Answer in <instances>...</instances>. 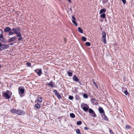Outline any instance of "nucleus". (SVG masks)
Returning a JSON list of instances; mask_svg holds the SVG:
<instances>
[{
    "instance_id": "nucleus-1",
    "label": "nucleus",
    "mask_w": 134,
    "mask_h": 134,
    "mask_svg": "<svg viewBox=\"0 0 134 134\" xmlns=\"http://www.w3.org/2000/svg\"><path fill=\"white\" fill-rule=\"evenodd\" d=\"M98 110L99 113L101 114V115L102 118L105 121H109V120L107 116L105 115V112L103 108L100 107L99 108Z\"/></svg>"
},
{
    "instance_id": "nucleus-2",
    "label": "nucleus",
    "mask_w": 134,
    "mask_h": 134,
    "mask_svg": "<svg viewBox=\"0 0 134 134\" xmlns=\"http://www.w3.org/2000/svg\"><path fill=\"white\" fill-rule=\"evenodd\" d=\"M12 94V93L11 91L9 90H7L6 91L3 93V96L6 98L9 99Z\"/></svg>"
},
{
    "instance_id": "nucleus-3",
    "label": "nucleus",
    "mask_w": 134,
    "mask_h": 134,
    "mask_svg": "<svg viewBox=\"0 0 134 134\" xmlns=\"http://www.w3.org/2000/svg\"><path fill=\"white\" fill-rule=\"evenodd\" d=\"M72 79L74 81L76 82H78L80 85H82V83L80 81V80L75 75H74L72 77Z\"/></svg>"
},
{
    "instance_id": "nucleus-4",
    "label": "nucleus",
    "mask_w": 134,
    "mask_h": 134,
    "mask_svg": "<svg viewBox=\"0 0 134 134\" xmlns=\"http://www.w3.org/2000/svg\"><path fill=\"white\" fill-rule=\"evenodd\" d=\"M18 32L16 28H13L11 29V32H10V33H8V35L9 36L14 35V34H16Z\"/></svg>"
},
{
    "instance_id": "nucleus-5",
    "label": "nucleus",
    "mask_w": 134,
    "mask_h": 134,
    "mask_svg": "<svg viewBox=\"0 0 134 134\" xmlns=\"http://www.w3.org/2000/svg\"><path fill=\"white\" fill-rule=\"evenodd\" d=\"M102 41L105 43H106V42L105 41L106 34L104 31H103L102 32Z\"/></svg>"
},
{
    "instance_id": "nucleus-6",
    "label": "nucleus",
    "mask_w": 134,
    "mask_h": 134,
    "mask_svg": "<svg viewBox=\"0 0 134 134\" xmlns=\"http://www.w3.org/2000/svg\"><path fill=\"white\" fill-rule=\"evenodd\" d=\"M34 71L37 73L39 76H40L42 73V71L41 69H36L34 70Z\"/></svg>"
},
{
    "instance_id": "nucleus-7",
    "label": "nucleus",
    "mask_w": 134,
    "mask_h": 134,
    "mask_svg": "<svg viewBox=\"0 0 134 134\" xmlns=\"http://www.w3.org/2000/svg\"><path fill=\"white\" fill-rule=\"evenodd\" d=\"M83 109L85 111H87L89 108V106L86 104H84L83 105Z\"/></svg>"
},
{
    "instance_id": "nucleus-8",
    "label": "nucleus",
    "mask_w": 134,
    "mask_h": 134,
    "mask_svg": "<svg viewBox=\"0 0 134 134\" xmlns=\"http://www.w3.org/2000/svg\"><path fill=\"white\" fill-rule=\"evenodd\" d=\"M53 92L55 93V95L57 96V97L59 99L61 98L62 96L61 95L58 93L57 92V91L56 90H54L53 91Z\"/></svg>"
},
{
    "instance_id": "nucleus-9",
    "label": "nucleus",
    "mask_w": 134,
    "mask_h": 134,
    "mask_svg": "<svg viewBox=\"0 0 134 134\" xmlns=\"http://www.w3.org/2000/svg\"><path fill=\"white\" fill-rule=\"evenodd\" d=\"M19 93L20 94V93L23 94L24 92V88L22 87H19L18 88Z\"/></svg>"
},
{
    "instance_id": "nucleus-10",
    "label": "nucleus",
    "mask_w": 134,
    "mask_h": 134,
    "mask_svg": "<svg viewBox=\"0 0 134 134\" xmlns=\"http://www.w3.org/2000/svg\"><path fill=\"white\" fill-rule=\"evenodd\" d=\"M41 107V104H39L38 102L34 106V109L35 110H37Z\"/></svg>"
},
{
    "instance_id": "nucleus-11",
    "label": "nucleus",
    "mask_w": 134,
    "mask_h": 134,
    "mask_svg": "<svg viewBox=\"0 0 134 134\" xmlns=\"http://www.w3.org/2000/svg\"><path fill=\"white\" fill-rule=\"evenodd\" d=\"M17 114L22 115H24L25 113L24 111L20 109L17 110Z\"/></svg>"
},
{
    "instance_id": "nucleus-12",
    "label": "nucleus",
    "mask_w": 134,
    "mask_h": 134,
    "mask_svg": "<svg viewBox=\"0 0 134 134\" xmlns=\"http://www.w3.org/2000/svg\"><path fill=\"white\" fill-rule=\"evenodd\" d=\"M4 31L6 33L8 32L9 33H10V32H11V29L9 27H7L4 29Z\"/></svg>"
},
{
    "instance_id": "nucleus-13",
    "label": "nucleus",
    "mask_w": 134,
    "mask_h": 134,
    "mask_svg": "<svg viewBox=\"0 0 134 134\" xmlns=\"http://www.w3.org/2000/svg\"><path fill=\"white\" fill-rule=\"evenodd\" d=\"M17 37L16 36L14 37L9 39L8 41V42L14 41L17 39Z\"/></svg>"
},
{
    "instance_id": "nucleus-14",
    "label": "nucleus",
    "mask_w": 134,
    "mask_h": 134,
    "mask_svg": "<svg viewBox=\"0 0 134 134\" xmlns=\"http://www.w3.org/2000/svg\"><path fill=\"white\" fill-rule=\"evenodd\" d=\"M8 47L9 46L8 45H5L4 44H2V45L1 49L2 50L4 49L8 48Z\"/></svg>"
},
{
    "instance_id": "nucleus-15",
    "label": "nucleus",
    "mask_w": 134,
    "mask_h": 134,
    "mask_svg": "<svg viewBox=\"0 0 134 134\" xmlns=\"http://www.w3.org/2000/svg\"><path fill=\"white\" fill-rule=\"evenodd\" d=\"M47 85L48 86H51L52 88L54 87V86H53L52 80L50 82V83H47Z\"/></svg>"
},
{
    "instance_id": "nucleus-16",
    "label": "nucleus",
    "mask_w": 134,
    "mask_h": 134,
    "mask_svg": "<svg viewBox=\"0 0 134 134\" xmlns=\"http://www.w3.org/2000/svg\"><path fill=\"white\" fill-rule=\"evenodd\" d=\"M17 109H12L10 110V112L13 113H15L17 114Z\"/></svg>"
},
{
    "instance_id": "nucleus-17",
    "label": "nucleus",
    "mask_w": 134,
    "mask_h": 134,
    "mask_svg": "<svg viewBox=\"0 0 134 134\" xmlns=\"http://www.w3.org/2000/svg\"><path fill=\"white\" fill-rule=\"evenodd\" d=\"M106 12V9H105L104 8L103 9H101L100 10L99 14H102V13H104Z\"/></svg>"
},
{
    "instance_id": "nucleus-18",
    "label": "nucleus",
    "mask_w": 134,
    "mask_h": 134,
    "mask_svg": "<svg viewBox=\"0 0 134 134\" xmlns=\"http://www.w3.org/2000/svg\"><path fill=\"white\" fill-rule=\"evenodd\" d=\"M67 74L68 75V76L69 77H71L72 76V72L71 71H68L67 72Z\"/></svg>"
},
{
    "instance_id": "nucleus-19",
    "label": "nucleus",
    "mask_w": 134,
    "mask_h": 134,
    "mask_svg": "<svg viewBox=\"0 0 134 134\" xmlns=\"http://www.w3.org/2000/svg\"><path fill=\"white\" fill-rule=\"evenodd\" d=\"M0 41L3 43H5L7 42V41L4 37L0 39Z\"/></svg>"
},
{
    "instance_id": "nucleus-20",
    "label": "nucleus",
    "mask_w": 134,
    "mask_h": 134,
    "mask_svg": "<svg viewBox=\"0 0 134 134\" xmlns=\"http://www.w3.org/2000/svg\"><path fill=\"white\" fill-rule=\"evenodd\" d=\"M100 15V17L104 19L105 18L106 15L105 13H102Z\"/></svg>"
},
{
    "instance_id": "nucleus-21",
    "label": "nucleus",
    "mask_w": 134,
    "mask_h": 134,
    "mask_svg": "<svg viewBox=\"0 0 134 134\" xmlns=\"http://www.w3.org/2000/svg\"><path fill=\"white\" fill-rule=\"evenodd\" d=\"M38 102L40 103H41L42 101V98L41 97H39L37 99Z\"/></svg>"
},
{
    "instance_id": "nucleus-22",
    "label": "nucleus",
    "mask_w": 134,
    "mask_h": 134,
    "mask_svg": "<svg viewBox=\"0 0 134 134\" xmlns=\"http://www.w3.org/2000/svg\"><path fill=\"white\" fill-rule=\"evenodd\" d=\"M70 117L72 118H74L75 117V115L73 113H70Z\"/></svg>"
},
{
    "instance_id": "nucleus-23",
    "label": "nucleus",
    "mask_w": 134,
    "mask_h": 134,
    "mask_svg": "<svg viewBox=\"0 0 134 134\" xmlns=\"http://www.w3.org/2000/svg\"><path fill=\"white\" fill-rule=\"evenodd\" d=\"M79 31L81 33H83V32L82 29L80 27H78V28Z\"/></svg>"
},
{
    "instance_id": "nucleus-24",
    "label": "nucleus",
    "mask_w": 134,
    "mask_h": 134,
    "mask_svg": "<svg viewBox=\"0 0 134 134\" xmlns=\"http://www.w3.org/2000/svg\"><path fill=\"white\" fill-rule=\"evenodd\" d=\"M17 37H22L21 35L20 32H18L16 34Z\"/></svg>"
},
{
    "instance_id": "nucleus-25",
    "label": "nucleus",
    "mask_w": 134,
    "mask_h": 134,
    "mask_svg": "<svg viewBox=\"0 0 134 134\" xmlns=\"http://www.w3.org/2000/svg\"><path fill=\"white\" fill-rule=\"evenodd\" d=\"M91 115L93 117H96L97 116V115L94 111L93 113H91Z\"/></svg>"
},
{
    "instance_id": "nucleus-26",
    "label": "nucleus",
    "mask_w": 134,
    "mask_h": 134,
    "mask_svg": "<svg viewBox=\"0 0 134 134\" xmlns=\"http://www.w3.org/2000/svg\"><path fill=\"white\" fill-rule=\"evenodd\" d=\"M91 101L92 103L94 104V103H96V100L95 99L92 98L91 100Z\"/></svg>"
},
{
    "instance_id": "nucleus-27",
    "label": "nucleus",
    "mask_w": 134,
    "mask_h": 134,
    "mask_svg": "<svg viewBox=\"0 0 134 134\" xmlns=\"http://www.w3.org/2000/svg\"><path fill=\"white\" fill-rule=\"evenodd\" d=\"M82 124V122L81 121H78L76 123L77 125H81Z\"/></svg>"
},
{
    "instance_id": "nucleus-28",
    "label": "nucleus",
    "mask_w": 134,
    "mask_h": 134,
    "mask_svg": "<svg viewBox=\"0 0 134 134\" xmlns=\"http://www.w3.org/2000/svg\"><path fill=\"white\" fill-rule=\"evenodd\" d=\"M76 131L77 133L79 134L80 133V130L79 129H77L76 130Z\"/></svg>"
},
{
    "instance_id": "nucleus-29",
    "label": "nucleus",
    "mask_w": 134,
    "mask_h": 134,
    "mask_svg": "<svg viewBox=\"0 0 134 134\" xmlns=\"http://www.w3.org/2000/svg\"><path fill=\"white\" fill-rule=\"evenodd\" d=\"M81 39L82 41H86V38L84 36H83Z\"/></svg>"
},
{
    "instance_id": "nucleus-30",
    "label": "nucleus",
    "mask_w": 134,
    "mask_h": 134,
    "mask_svg": "<svg viewBox=\"0 0 134 134\" xmlns=\"http://www.w3.org/2000/svg\"><path fill=\"white\" fill-rule=\"evenodd\" d=\"M93 83L94 85H95V87L97 88H98V86L97 84H96V82L94 81V80H93Z\"/></svg>"
},
{
    "instance_id": "nucleus-31",
    "label": "nucleus",
    "mask_w": 134,
    "mask_h": 134,
    "mask_svg": "<svg viewBox=\"0 0 134 134\" xmlns=\"http://www.w3.org/2000/svg\"><path fill=\"white\" fill-rule=\"evenodd\" d=\"M89 112L91 114V113H92L94 111L91 108H90L88 110Z\"/></svg>"
},
{
    "instance_id": "nucleus-32",
    "label": "nucleus",
    "mask_w": 134,
    "mask_h": 134,
    "mask_svg": "<svg viewBox=\"0 0 134 134\" xmlns=\"http://www.w3.org/2000/svg\"><path fill=\"white\" fill-rule=\"evenodd\" d=\"M86 45L88 46H91V44L89 42H87L85 43Z\"/></svg>"
},
{
    "instance_id": "nucleus-33",
    "label": "nucleus",
    "mask_w": 134,
    "mask_h": 134,
    "mask_svg": "<svg viewBox=\"0 0 134 134\" xmlns=\"http://www.w3.org/2000/svg\"><path fill=\"white\" fill-rule=\"evenodd\" d=\"M76 20H72V23L75 25L76 26H77V24L76 21Z\"/></svg>"
},
{
    "instance_id": "nucleus-34",
    "label": "nucleus",
    "mask_w": 134,
    "mask_h": 134,
    "mask_svg": "<svg viewBox=\"0 0 134 134\" xmlns=\"http://www.w3.org/2000/svg\"><path fill=\"white\" fill-rule=\"evenodd\" d=\"M83 96L85 98H88V96L86 94H84L83 95Z\"/></svg>"
},
{
    "instance_id": "nucleus-35",
    "label": "nucleus",
    "mask_w": 134,
    "mask_h": 134,
    "mask_svg": "<svg viewBox=\"0 0 134 134\" xmlns=\"http://www.w3.org/2000/svg\"><path fill=\"white\" fill-rule=\"evenodd\" d=\"M68 98L70 100H72L74 98V97L72 96H70L68 97Z\"/></svg>"
},
{
    "instance_id": "nucleus-36",
    "label": "nucleus",
    "mask_w": 134,
    "mask_h": 134,
    "mask_svg": "<svg viewBox=\"0 0 134 134\" xmlns=\"http://www.w3.org/2000/svg\"><path fill=\"white\" fill-rule=\"evenodd\" d=\"M125 128L127 129H130L131 128V127L129 125H126L125 126Z\"/></svg>"
},
{
    "instance_id": "nucleus-37",
    "label": "nucleus",
    "mask_w": 134,
    "mask_h": 134,
    "mask_svg": "<svg viewBox=\"0 0 134 134\" xmlns=\"http://www.w3.org/2000/svg\"><path fill=\"white\" fill-rule=\"evenodd\" d=\"M16 28L17 29V32H20V31L21 30L20 28L18 27H16Z\"/></svg>"
},
{
    "instance_id": "nucleus-38",
    "label": "nucleus",
    "mask_w": 134,
    "mask_h": 134,
    "mask_svg": "<svg viewBox=\"0 0 134 134\" xmlns=\"http://www.w3.org/2000/svg\"><path fill=\"white\" fill-rule=\"evenodd\" d=\"M31 63H30L28 62L26 64V65H27V66L28 67H30L31 66Z\"/></svg>"
},
{
    "instance_id": "nucleus-39",
    "label": "nucleus",
    "mask_w": 134,
    "mask_h": 134,
    "mask_svg": "<svg viewBox=\"0 0 134 134\" xmlns=\"http://www.w3.org/2000/svg\"><path fill=\"white\" fill-rule=\"evenodd\" d=\"M19 38H18V41H20L23 39V38H22V37H19Z\"/></svg>"
},
{
    "instance_id": "nucleus-40",
    "label": "nucleus",
    "mask_w": 134,
    "mask_h": 134,
    "mask_svg": "<svg viewBox=\"0 0 134 134\" xmlns=\"http://www.w3.org/2000/svg\"><path fill=\"white\" fill-rule=\"evenodd\" d=\"M124 93L126 95H127L128 94V92L127 90L125 91L124 92Z\"/></svg>"
},
{
    "instance_id": "nucleus-41",
    "label": "nucleus",
    "mask_w": 134,
    "mask_h": 134,
    "mask_svg": "<svg viewBox=\"0 0 134 134\" xmlns=\"http://www.w3.org/2000/svg\"><path fill=\"white\" fill-rule=\"evenodd\" d=\"M109 131L110 133L111 134H113L114 133L113 132V131H112L110 129Z\"/></svg>"
},
{
    "instance_id": "nucleus-42",
    "label": "nucleus",
    "mask_w": 134,
    "mask_h": 134,
    "mask_svg": "<svg viewBox=\"0 0 134 134\" xmlns=\"http://www.w3.org/2000/svg\"><path fill=\"white\" fill-rule=\"evenodd\" d=\"M121 1L124 4H125L126 3V0H121Z\"/></svg>"
},
{
    "instance_id": "nucleus-43",
    "label": "nucleus",
    "mask_w": 134,
    "mask_h": 134,
    "mask_svg": "<svg viewBox=\"0 0 134 134\" xmlns=\"http://www.w3.org/2000/svg\"><path fill=\"white\" fill-rule=\"evenodd\" d=\"M84 129L85 130H88L89 129V128L87 127H85L84 128Z\"/></svg>"
},
{
    "instance_id": "nucleus-44",
    "label": "nucleus",
    "mask_w": 134,
    "mask_h": 134,
    "mask_svg": "<svg viewBox=\"0 0 134 134\" xmlns=\"http://www.w3.org/2000/svg\"><path fill=\"white\" fill-rule=\"evenodd\" d=\"M72 17L73 19L72 20H76L74 16H72Z\"/></svg>"
},
{
    "instance_id": "nucleus-45",
    "label": "nucleus",
    "mask_w": 134,
    "mask_h": 134,
    "mask_svg": "<svg viewBox=\"0 0 134 134\" xmlns=\"http://www.w3.org/2000/svg\"><path fill=\"white\" fill-rule=\"evenodd\" d=\"M3 36L2 34H1L0 35V39L2 38H3Z\"/></svg>"
},
{
    "instance_id": "nucleus-46",
    "label": "nucleus",
    "mask_w": 134,
    "mask_h": 134,
    "mask_svg": "<svg viewBox=\"0 0 134 134\" xmlns=\"http://www.w3.org/2000/svg\"><path fill=\"white\" fill-rule=\"evenodd\" d=\"M2 45V44L0 42V47L1 48V46Z\"/></svg>"
},
{
    "instance_id": "nucleus-47",
    "label": "nucleus",
    "mask_w": 134,
    "mask_h": 134,
    "mask_svg": "<svg viewBox=\"0 0 134 134\" xmlns=\"http://www.w3.org/2000/svg\"><path fill=\"white\" fill-rule=\"evenodd\" d=\"M61 118V117H58V119H60Z\"/></svg>"
},
{
    "instance_id": "nucleus-48",
    "label": "nucleus",
    "mask_w": 134,
    "mask_h": 134,
    "mask_svg": "<svg viewBox=\"0 0 134 134\" xmlns=\"http://www.w3.org/2000/svg\"><path fill=\"white\" fill-rule=\"evenodd\" d=\"M1 31H2L1 34H2L3 33V31H2V30H1Z\"/></svg>"
},
{
    "instance_id": "nucleus-49",
    "label": "nucleus",
    "mask_w": 134,
    "mask_h": 134,
    "mask_svg": "<svg viewBox=\"0 0 134 134\" xmlns=\"http://www.w3.org/2000/svg\"><path fill=\"white\" fill-rule=\"evenodd\" d=\"M13 44H11V43H9V44L10 45H12Z\"/></svg>"
},
{
    "instance_id": "nucleus-50",
    "label": "nucleus",
    "mask_w": 134,
    "mask_h": 134,
    "mask_svg": "<svg viewBox=\"0 0 134 134\" xmlns=\"http://www.w3.org/2000/svg\"><path fill=\"white\" fill-rule=\"evenodd\" d=\"M2 65L1 64H0V68L1 67Z\"/></svg>"
},
{
    "instance_id": "nucleus-51",
    "label": "nucleus",
    "mask_w": 134,
    "mask_h": 134,
    "mask_svg": "<svg viewBox=\"0 0 134 134\" xmlns=\"http://www.w3.org/2000/svg\"><path fill=\"white\" fill-rule=\"evenodd\" d=\"M105 21L106 22V21H107V20H106V19H105Z\"/></svg>"
},
{
    "instance_id": "nucleus-52",
    "label": "nucleus",
    "mask_w": 134,
    "mask_h": 134,
    "mask_svg": "<svg viewBox=\"0 0 134 134\" xmlns=\"http://www.w3.org/2000/svg\"><path fill=\"white\" fill-rule=\"evenodd\" d=\"M100 21H103V20H100Z\"/></svg>"
},
{
    "instance_id": "nucleus-53",
    "label": "nucleus",
    "mask_w": 134,
    "mask_h": 134,
    "mask_svg": "<svg viewBox=\"0 0 134 134\" xmlns=\"http://www.w3.org/2000/svg\"><path fill=\"white\" fill-rule=\"evenodd\" d=\"M100 21H103V20H100Z\"/></svg>"
},
{
    "instance_id": "nucleus-54",
    "label": "nucleus",
    "mask_w": 134,
    "mask_h": 134,
    "mask_svg": "<svg viewBox=\"0 0 134 134\" xmlns=\"http://www.w3.org/2000/svg\"><path fill=\"white\" fill-rule=\"evenodd\" d=\"M79 134H81V133H80Z\"/></svg>"
}]
</instances>
